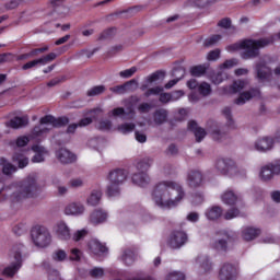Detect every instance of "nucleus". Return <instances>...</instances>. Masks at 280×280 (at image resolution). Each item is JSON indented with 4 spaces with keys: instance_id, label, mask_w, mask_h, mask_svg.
Here are the masks:
<instances>
[{
    "instance_id": "f257e3e1",
    "label": "nucleus",
    "mask_w": 280,
    "mask_h": 280,
    "mask_svg": "<svg viewBox=\"0 0 280 280\" xmlns=\"http://www.w3.org/2000/svg\"><path fill=\"white\" fill-rule=\"evenodd\" d=\"M183 184L174 180H162L154 185L151 192L152 201L160 209H176L185 200Z\"/></svg>"
},
{
    "instance_id": "f03ea898",
    "label": "nucleus",
    "mask_w": 280,
    "mask_h": 280,
    "mask_svg": "<svg viewBox=\"0 0 280 280\" xmlns=\"http://www.w3.org/2000/svg\"><path fill=\"white\" fill-rule=\"evenodd\" d=\"M11 189L10 198L12 202H25V200L38 196L40 185H38V178L35 175H28L26 178L13 183Z\"/></svg>"
},
{
    "instance_id": "7ed1b4c3",
    "label": "nucleus",
    "mask_w": 280,
    "mask_h": 280,
    "mask_svg": "<svg viewBox=\"0 0 280 280\" xmlns=\"http://www.w3.org/2000/svg\"><path fill=\"white\" fill-rule=\"evenodd\" d=\"M273 40L275 37H264L260 39H243L238 43L226 46L225 49L230 54L243 49V52L241 55L243 60H250L253 58H257V56H259V50L264 49V47L272 45Z\"/></svg>"
},
{
    "instance_id": "20e7f679",
    "label": "nucleus",
    "mask_w": 280,
    "mask_h": 280,
    "mask_svg": "<svg viewBox=\"0 0 280 280\" xmlns=\"http://www.w3.org/2000/svg\"><path fill=\"white\" fill-rule=\"evenodd\" d=\"M126 178H128V173L125 170L116 168L108 173L107 180V196L110 198H115L121 194V185L126 183Z\"/></svg>"
},
{
    "instance_id": "39448f33",
    "label": "nucleus",
    "mask_w": 280,
    "mask_h": 280,
    "mask_svg": "<svg viewBox=\"0 0 280 280\" xmlns=\"http://www.w3.org/2000/svg\"><path fill=\"white\" fill-rule=\"evenodd\" d=\"M31 237L37 248H47L51 244V232L45 225H35L31 230Z\"/></svg>"
},
{
    "instance_id": "423d86ee",
    "label": "nucleus",
    "mask_w": 280,
    "mask_h": 280,
    "mask_svg": "<svg viewBox=\"0 0 280 280\" xmlns=\"http://www.w3.org/2000/svg\"><path fill=\"white\" fill-rule=\"evenodd\" d=\"M215 170L224 176H246V170L238 168L232 159H219L215 162Z\"/></svg>"
},
{
    "instance_id": "0eeeda50",
    "label": "nucleus",
    "mask_w": 280,
    "mask_h": 280,
    "mask_svg": "<svg viewBox=\"0 0 280 280\" xmlns=\"http://www.w3.org/2000/svg\"><path fill=\"white\" fill-rule=\"evenodd\" d=\"M229 242H233V232L220 230L211 242V248L217 253H229Z\"/></svg>"
},
{
    "instance_id": "6e6552de",
    "label": "nucleus",
    "mask_w": 280,
    "mask_h": 280,
    "mask_svg": "<svg viewBox=\"0 0 280 280\" xmlns=\"http://www.w3.org/2000/svg\"><path fill=\"white\" fill-rule=\"evenodd\" d=\"M10 257L13 260H11V264L3 269L2 275L12 279L23 267V252H21V248L14 247L10 253Z\"/></svg>"
},
{
    "instance_id": "1a4fd4ad",
    "label": "nucleus",
    "mask_w": 280,
    "mask_h": 280,
    "mask_svg": "<svg viewBox=\"0 0 280 280\" xmlns=\"http://www.w3.org/2000/svg\"><path fill=\"white\" fill-rule=\"evenodd\" d=\"M49 127H43V126H35L28 137L22 136L16 139V145L18 148H25L27 143H30V140L32 139H38L40 137H45L49 132Z\"/></svg>"
},
{
    "instance_id": "9d476101",
    "label": "nucleus",
    "mask_w": 280,
    "mask_h": 280,
    "mask_svg": "<svg viewBox=\"0 0 280 280\" xmlns=\"http://www.w3.org/2000/svg\"><path fill=\"white\" fill-rule=\"evenodd\" d=\"M255 78L258 82H270L272 78V69L264 61H259L255 66Z\"/></svg>"
},
{
    "instance_id": "9b49d317",
    "label": "nucleus",
    "mask_w": 280,
    "mask_h": 280,
    "mask_svg": "<svg viewBox=\"0 0 280 280\" xmlns=\"http://www.w3.org/2000/svg\"><path fill=\"white\" fill-rule=\"evenodd\" d=\"M189 237L184 231H174L168 238V246L173 249L183 248V245L188 242Z\"/></svg>"
},
{
    "instance_id": "f8f14e48",
    "label": "nucleus",
    "mask_w": 280,
    "mask_h": 280,
    "mask_svg": "<svg viewBox=\"0 0 280 280\" xmlns=\"http://www.w3.org/2000/svg\"><path fill=\"white\" fill-rule=\"evenodd\" d=\"M186 185L190 189H198V187H202L205 185V175L200 171H190L186 177Z\"/></svg>"
},
{
    "instance_id": "ddd939ff",
    "label": "nucleus",
    "mask_w": 280,
    "mask_h": 280,
    "mask_svg": "<svg viewBox=\"0 0 280 280\" xmlns=\"http://www.w3.org/2000/svg\"><path fill=\"white\" fill-rule=\"evenodd\" d=\"M237 266L224 262L219 271L220 280H237Z\"/></svg>"
},
{
    "instance_id": "4468645a",
    "label": "nucleus",
    "mask_w": 280,
    "mask_h": 280,
    "mask_svg": "<svg viewBox=\"0 0 280 280\" xmlns=\"http://www.w3.org/2000/svg\"><path fill=\"white\" fill-rule=\"evenodd\" d=\"M55 235L62 242H69L71 238V228L65 221H58L54 226Z\"/></svg>"
},
{
    "instance_id": "2eb2a0df",
    "label": "nucleus",
    "mask_w": 280,
    "mask_h": 280,
    "mask_svg": "<svg viewBox=\"0 0 280 280\" xmlns=\"http://www.w3.org/2000/svg\"><path fill=\"white\" fill-rule=\"evenodd\" d=\"M40 126H52V128H62V126H67L69 124V118L60 117L56 118L51 115H46L39 119Z\"/></svg>"
},
{
    "instance_id": "dca6fc26",
    "label": "nucleus",
    "mask_w": 280,
    "mask_h": 280,
    "mask_svg": "<svg viewBox=\"0 0 280 280\" xmlns=\"http://www.w3.org/2000/svg\"><path fill=\"white\" fill-rule=\"evenodd\" d=\"M88 248L92 255H96V257H102V255L108 254V247L105 244L100 242L97 238H92L88 243Z\"/></svg>"
},
{
    "instance_id": "f3484780",
    "label": "nucleus",
    "mask_w": 280,
    "mask_h": 280,
    "mask_svg": "<svg viewBox=\"0 0 280 280\" xmlns=\"http://www.w3.org/2000/svg\"><path fill=\"white\" fill-rule=\"evenodd\" d=\"M277 139L270 137H262L256 140L254 148L257 152H270L275 148Z\"/></svg>"
},
{
    "instance_id": "a211bd4d",
    "label": "nucleus",
    "mask_w": 280,
    "mask_h": 280,
    "mask_svg": "<svg viewBox=\"0 0 280 280\" xmlns=\"http://www.w3.org/2000/svg\"><path fill=\"white\" fill-rule=\"evenodd\" d=\"M221 200L224 205H228L229 207H235L237 202H242V195L228 189L221 195Z\"/></svg>"
},
{
    "instance_id": "6ab92c4d",
    "label": "nucleus",
    "mask_w": 280,
    "mask_h": 280,
    "mask_svg": "<svg viewBox=\"0 0 280 280\" xmlns=\"http://www.w3.org/2000/svg\"><path fill=\"white\" fill-rule=\"evenodd\" d=\"M106 220H108V212L103 209H95L89 218L90 224H93L94 226H97V224H104Z\"/></svg>"
},
{
    "instance_id": "aec40b11",
    "label": "nucleus",
    "mask_w": 280,
    "mask_h": 280,
    "mask_svg": "<svg viewBox=\"0 0 280 280\" xmlns=\"http://www.w3.org/2000/svg\"><path fill=\"white\" fill-rule=\"evenodd\" d=\"M56 156L58 161H60L63 165H69L71 163H75L77 156L73 152L69 151L68 149H59L56 152Z\"/></svg>"
},
{
    "instance_id": "412c9836",
    "label": "nucleus",
    "mask_w": 280,
    "mask_h": 280,
    "mask_svg": "<svg viewBox=\"0 0 280 280\" xmlns=\"http://www.w3.org/2000/svg\"><path fill=\"white\" fill-rule=\"evenodd\" d=\"M86 207L80 201L71 202L65 209L66 215H84Z\"/></svg>"
},
{
    "instance_id": "4be33fe9",
    "label": "nucleus",
    "mask_w": 280,
    "mask_h": 280,
    "mask_svg": "<svg viewBox=\"0 0 280 280\" xmlns=\"http://www.w3.org/2000/svg\"><path fill=\"white\" fill-rule=\"evenodd\" d=\"M188 130H190V132H194L197 143H200L202 139L207 137V131L202 129V127H199L196 120H190L188 122Z\"/></svg>"
},
{
    "instance_id": "5701e85b",
    "label": "nucleus",
    "mask_w": 280,
    "mask_h": 280,
    "mask_svg": "<svg viewBox=\"0 0 280 280\" xmlns=\"http://www.w3.org/2000/svg\"><path fill=\"white\" fill-rule=\"evenodd\" d=\"M260 93L261 92H259V89H252L250 91L243 92L235 100V104H237V106H244V104L249 102V100H253V97H259Z\"/></svg>"
},
{
    "instance_id": "b1692460",
    "label": "nucleus",
    "mask_w": 280,
    "mask_h": 280,
    "mask_svg": "<svg viewBox=\"0 0 280 280\" xmlns=\"http://www.w3.org/2000/svg\"><path fill=\"white\" fill-rule=\"evenodd\" d=\"M131 180L135 185H138V187H148L151 179L147 172L139 171L132 175Z\"/></svg>"
},
{
    "instance_id": "393cba45",
    "label": "nucleus",
    "mask_w": 280,
    "mask_h": 280,
    "mask_svg": "<svg viewBox=\"0 0 280 280\" xmlns=\"http://www.w3.org/2000/svg\"><path fill=\"white\" fill-rule=\"evenodd\" d=\"M33 152L35 155L33 156V163H44L45 156H47V149L40 144H35L32 147Z\"/></svg>"
},
{
    "instance_id": "a878e982",
    "label": "nucleus",
    "mask_w": 280,
    "mask_h": 280,
    "mask_svg": "<svg viewBox=\"0 0 280 280\" xmlns=\"http://www.w3.org/2000/svg\"><path fill=\"white\" fill-rule=\"evenodd\" d=\"M167 117H170V112L165 108H159L153 113V121L156 126L167 122Z\"/></svg>"
},
{
    "instance_id": "bb28decb",
    "label": "nucleus",
    "mask_w": 280,
    "mask_h": 280,
    "mask_svg": "<svg viewBox=\"0 0 280 280\" xmlns=\"http://www.w3.org/2000/svg\"><path fill=\"white\" fill-rule=\"evenodd\" d=\"M30 124V118L27 116L24 117H14L10 121L5 122V126L8 128H13L14 130H19V128H24V126H27Z\"/></svg>"
},
{
    "instance_id": "cd10ccee",
    "label": "nucleus",
    "mask_w": 280,
    "mask_h": 280,
    "mask_svg": "<svg viewBox=\"0 0 280 280\" xmlns=\"http://www.w3.org/2000/svg\"><path fill=\"white\" fill-rule=\"evenodd\" d=\"M152 165H154V159L151 156H145L137 161L136 168L138 170V172L147 173L148 170L152 167Z\"/></svg>"
},
{
    "instance_id": "c85d7f7f",
    "label": "nucleus",
    "mask_w": 280,
    "mask_h": 280,
    "mask_svg": "<svg viewBox=\"0 0 280 280\" xmlns=\"http://www.w3.org/2000/svg\"><path fill=\"white\" fill-rule=\"evenodd\" d=\"M260 234H261V230L257 228H245L242 231V237L246 242H253V240L259 237Z\"/></svg>"
},
{
    "instance_id": "c756f323",
    "label": "nucleus",
    "mask_w": 280,
    "mask_h": 280,
    "mask_svg": "<svg viewBox=\"0 0 280 280\" xmlns=\"http://www.w3.org/2000/svg\"><path fill=\"white\" fill-rule=\"evenodd\" d=\"M196 264L199 265V268H202L205 272H209L213 268V262L208 255L201 254L196 258Z\"/></svg>"
},
{
    "instance_id": "7c9ffc66",
    "label": "nucleus",
    "mask_w": 280,
    "mask_h": 280,
    "mask_svg": "<svg viewBox=\"0 0 280 280\" xmlns=\"http://www.w3.org/2000/svg\"><path fill=\"white\" fill-rule=\"evenodd\" d=\"M119 259L122 261V264H125V266H132V264L137 261V256L132 249H125L122 250Z\"/></svg>"
},
{
    "instance_id": "2f4dec72",
    "label": "nucleus",
    "mask_w": 280,
    "mask_h": 280,
    "mask_svg": "<svg viewBox=\"0 0 280 280\" xmlns=\"http://www.w3.org/2000/svg\"><path fill=\"white\" fill-rule=\"evenodd\" d=\"M222 114L224 115L225 119H226V124L223 127L228 132L229 130H236L237 129V125L235 124V120H233L232 116H231V107H225L222 110Z\"/></svg>"
},
{
    "instance_id": "473e14b6",
    "label": "nucleus",
    "mask_w": 280,
    "mask_h": 280,
    "mask_svg": "<svg viewBox=\"0 0 280 280\" xmlns=\"http://www.w3.org/2000/svg\"><path fill=\"white\" fill-rule=\"evenodd\" d=\"M259 178L264 183H268V180H272V178H275V174L272 173V168L270 164H267L260 167Z\"/></svg>"
},
{
    "instance_id": "72a5a7b5",
    "label": "nucleus",
    "mask_w": 280,
    "mask_h": 280,
    "mask_svg": "<svg viewBox=\"0 0 280 280\" xmlns=\"http://www.w3.org/2000/svg\"><path fill=\"white\" fill-rule=\"evenodd\" d=\"M102 202V191L101 190H92L90 196L86 198V205L90 207H97Z\"/></svg>"
},
{
    "instance_id": "f704fd0d",
    "label": "nucleus",
    "mask_w": 280,
    "mask_h": 280,
    "mask_svg": "<svg viewBox=\"0 0 280 280\" xmlns=\"http://www.w3.org/2000/svg\"><path fill=\"white\" fill-rule=\"evenodd\" d=\"M0 165L2 167V174L5 176H12L16 172V166L8 162L5 158H0Z\"/></svg>"
},
{
    "instance_id": "c9c22d12",
    "label": "nucleus",
    "mask_w": 280,
    "mask_h": 280,
    "mask_svg": "<svg viewBox=\"0 0 280 280\" xmlns=\"http://www.w3.org/2000/svg\"><path fill=\"white\" fill-rule=\"evenodd\" d=\"M226 132L224 127H213L211 129V137L214 141H224L226 139Z\"/></svg>"
},
{
    "instance_id": "e433bc0d",
    "label": "nucleus",
    "mask_w": 280,
    "mask_h": 280,
    "mask_svg": "<svg viewBox=\"0 0 280 280\" xmlns=\"http://www.w3.org/2000/svg\"><path fill=\"white\" fill-rule=\"evenodd\" d=\"M222 215V207L213 206L206 211V218L208 220H218Z\"/></svg>"
},
{
    "instance_id": "4c0bfd02",
    "label": "nucleus",
    "mask_w": 280,
    "mask_h": 280,
    "mask_svg": "<svg viewBox=\"0 0 280 280\" xmlns=\"http://www.w3.org/2000/svg\"><path fill=\"white\" fill-rule=\"evenodd\" d=\"M55 58H57L56 52H49L48 55L34 60H35L36 67L38 66L45 67V65H49V62H54Z\"/></svg>"
},
{
    "instance_id": "58836bf2",
    "label": "nucleus",
    "mask_w": 280,
    "mask_h": 280,
    "mask_svg": "<svg viewBox=\"0 0 280 280\" xmlns=\"http://www.w3.org/2000/svg\"><path fill=\"white\" fill-rule=\"evenodd\" d=\"M176 73H180V77L168 81L164 85V89L170 90V89H173V86H176V84H178V82H180V80H183V77L185 75V70L180 69V68L175 69L174 70V75H176Z\"/></svg>"
},
{
    "instance_id": "ea45409f",
    "label": "nucleus",
    "mask_w": 280,
    "mask_h": 280,
    "mask_svg": "<svg viewBox=\"0 0 280 280\" xmlns=\"http://www.w3.org/2000/svg\"><path fill=\"white\" fill-rule=\"evenodd\" d=\"M135 82V80L128 81L125 84L121 85H116L109 89V91H112V93H116V95H124L125 93H128V86H130V84H132Z\"/></svg>"
},
{
    "instance_id": "a19ab883",
    "label": "nucleus",
    "mask_w": 280,
    "mask_h": 280,
    "mask_svg": "<svg viewBox=\"0 0 280 280\" xmlns=\"http://www.w3.org/2000/svg\"><path fill=\"white\" fill-rule=\"evenodd\" d=\"M110 115L113 117H124V115H135V109L132 107H129L128 113H126V109H124V107H117L110 112Z\"/></svg>"
},
{
    "instance_id": "79ce46f5",
    "label": "nucleus",
    "mask_w": 280,
    "mask_h": 280,
    "mask_svg": "<svg viewBox=\"0 0 280 280\" xmlns=\"http://www.w3.org/2000/svg\"><path fill=\"white\" fill-rule=\"evenodd\" d=\"M161 78H165V72L155 71V72L149 74L145 78V80H147L148 84H154V82H159V80H161Z\"/></svg>"
},
{
    "instance_id": "37998d69",
    "label": "nucleus",
    "mask_w": 280,
    "mask_h": 280,
    "mask_svg": "<svg viewBox=\"0 0 280 280\" xmlns=\"http://www.w3.org/2000/svg\"><path fill=\"white\" fill-rule=\"evenodd\" d=\"M222 40V35H212L205 39L203 47H214L218 43Z\"/></svg>"
},
{
    "instance_id": "c03bdc74",
    "label": "nucleus",
    "mask_w": 280,
    "mask_h": 280,
    "mask_svg": "<svg viewBox=\"0 0 280 280\" xmlns=\"http://www.w3.org/2000/svg\"><path fill=\"white\" fill-rule=\"evenodd\" d=\"M104 91H106V86H104V85H96V86L91 88L86 92V95H88V97H95L97 95H102V93H104Z\"/></svg>"
},
{
    "instance_id": "a18cd8bd",
    "label": "nucleus",
    "mask_w": 280,
    "mask_h": 280,
    "mask_svg": "<svg viewBox=\"0 0 280 280\" xmlns=\"http://www.w3.org/2000/svg\"><path fill=\"white\" fill-rule=\"evenodd\" d=\"M104 139L103 138H94L89 140V145L90 148H92L93 150H102V148H104Z\"/></svg>"
},
{
    "instance_id": "49530a36",
    "label": "nucleus",
    "mask_w": 280,
    "mask_h": 280,
    "mask_svg": "<svg viewBox=\"0 0 280 280\" xmlns=\"http://www.w3.org/2000/svg\"><path fill=\"white\" fill-rule=\"evenodd\" d=\"M246 81H234L233 84L230 86V92L231 93H240V91H244V88L246 86Z\"/></svg>"
},
{
    "instance_id": "de8ad7c7",
    "label": "nucleus",
    "mask_w": 280,
    "mask_h": 280,
    "mask_svg": "<svg viewBox=\"0 0 280 280\" xmlns=\"http://www.w3.org/2000/svg\"><path fill=\"white\" fill-rule=\"evenodd\" d=\"M137 128L135 122H125L120 126H118V130L121 132V135H128L132 132Z\"/></svg>"
},
{
    "instance_id": "09e8293b",
    "label": "nucleus",
    "mask_w": 280,
    "mask_h": 280,
    "mask_svg": "<svg viewBox=\"0 0 280 280\" xmlns=\"http://www.w3.org/2000/svg\"><path fill=\"white\" fill-rule=\"evenodd\" d=\"M104 273L105 271L102 267H94L89 271V275L92 279H102V277H104Z\"/></svg>"
},
{
    "instance_id": "8fccbe9b",
    "label": "nucleus",
    "mask_w": 280,
    "mask_h": 280,
    "mask_svg": "<svg viewBox=\"0 0 280 280\" xmlns=\"http://www.w3.org/2000/svg\"><path fill=\"white\" fill-rule=\"evenodd\" d=\"M198 92L200 93V95H202V97H207V95H211V84L207 82H202L198 86Z\"/></svg>"
},
{
    "instance_id": "3c124183",
    "label": "nucleus",
    "mask_w": 280,
    "mask_h": 280,
    "mask_svg": "<svg viewBox=\"0 0 280 280\" xmlns=\"http://www.w3.org/2000/svg\"><path fill=\"white\" fill-rule=\"evenodd\" d=\"M86 235H89V230L86 229L78 230L77 232L73 233L72 240L73 242H82V240H84Z\"/></svg>"
},
{
    "instance_id": "603ef678",
    "label": "nucleus",
    "mask_w": 280,
    "mask_h": 280,
    "mask_svg": "<svg viewBox=\"0 0 280 280\" xmlns=\"http://www.w3.org/2000/svg\"><path fill=\"white\" fill-rule=\"evenodd\" d=\"M228 75L225 72L220 71L211 77L213 84H222L226 80Z\"/></svg>"
},
{
    "instance_id": "864d4df0",
    "label": "nucleus",
    "mask_w": 280,
    "mask_h": 280,
    "mask_svg": "<svg viewBox=\"0 0 280 280\" xmlns=\"http://www.w3.org/2000/svg\"><path fill=\"white\" fill-rule=\"evenodd\" d=\"M223 218H224V220H233L234 218H240V209L232 208V209L228 210L223 214Z\"/></svg>"
},
{
    "instance_id": "5fc2aeb1",
    "label": "nucleus",
    "mask_w": 280,
    "mask_h": 280,
    "mask_svg": "<svg viewBox=\"0 0 280 280\" xmlns=\"http://www.w3.org/2000/svg\"><path fill=\"white\" fill-rule=\"evenodd\" d=\"M115 34H117V30H115V28L105 30L103 33H101L100 40H108V39L113 38V36H115Z\"/></svg>"
},
{
    "instance_id": "6e6d98bb",
    "label": "nucleus",
    "mask_w": 280,
    "mask_h": 280,
    "mask_svg": "<svg viewBox=\"0 0 280 280\" xmlns=\"http://www.w3.org/2000/svg\"><path fill=\"white\" fill-rule=\"evenodd\" d=\"M54 261H65L67 259V252L57 249L52 253Z\"/></svg>"
},
{
    "instance_id": "4d7b16f0",
    "label": "nucleus",
    "mask_w": 280,
    "mask_h": 280,
    "mask_svg": "<svg viewBox=\"0 0 280 280\" xmlns=\"http://www.w3.org/2000/svg\"><path fill=\"white\" fill-rule=\"evenodd\" d=\"M13 161H18V165H19L20 170H23V168L27 167V165H30V159L19 158L18 154L13 155Z\"/></svg>"
},
{
    "instance_id": "13d9d810",
    "label": "nucleus",
    "mask_w": 280,
    "mask_h": 280,
    "mask_svg": "<svg viewBox=\"0 0 280 280\" xmlns=\"http://www.w3.org/2000/svg\"><path fill=\"white\" fill-rule=\"evenodd\" d=\"M165 280H185V275L180 271H172L165 277Z\"/></svg>"
},
{
    "instance_id": "bf43d9fd",
    "label": "nucleus",
    "mask_w": 280,
    "mask_h": 280,
    "mask_svg": "<svg viewBox=\"0 0 280 280\" xmlns=\"http://www.w3.org/2000/svg\"><path fill=\"white\" fill-rule=\"evenodd\" d=\"M161 93H163V88L161 86L151 88L144 92V97H151V95H161Z\"/></svg>"
},
{
    "instance_id": "052dcab7",
    "label": "nucleus",
    "mask_w": 280,
    "mask_h": 280,
    "mask_svg": "<svg viewBox=\"0 0 280 280\" xmlns=\"http://www.w3.org/2000/svg\"><path fill=\"white\" fill-rule=\"evenodd\" d=\"M207 71V68L203 66H196L191 68V75H195L196 78H200V75H205Z\"/></svg>"
},
{
    "instance_id": "680f3d73",
    "label": "nucleus",
    "mask_w": 280,
    "mask_h": 280,
    "mask_svg": "<svg viewBox=\"0 0 280 280\" xmlns=\"http://www.w3.org/2000/svg\"><path fill=\"white\" fill-rule=\"evenodd\" d=\"M220 54H221L220 48H215L214 50H211L210 52H208L207 59L209 61L219 60L220 59Z\"/></svg>"
},
{
    "instance_id": "e2e57ef3",
    "label": "nucleus",
    "mask_w": 280,
    "mask_h": 280,
    "mask_svg": "<svg viewBox=\"0 0 280 280\" xmlns=\"http://www.w3.org/2000/svg\"><path fill=\"white\" fill-rule=\"evenodd\" d=\"M80 259H82V252L78 248L71 249L70 260L80 261Z\"/></svg>"
},
{
    "instance_id": "0e129e2a",
    "label": "nucleus",
    "mask_w": 280,
    "mask_h": 280,
    "mask_svg": "<svg viewBox=\"0 0 280 280\" xmlns=\"http://www.w3.org/2000/svg\"><path fill=\"white\" fill-rule=\"evenodd\" d=\"M273 176H280V160L269 163Z\"/></svg>"
},
{
    "instance_id": "69168bd1",
    "label": "nucleus",
    "mask_w": 280,
    "mask_h": 280,
    "mask_svg": "<svg viewBox=\"0 0 280 280\" xmlns=\"http://www.w3.org/2000/svg\"><path fill=\"white\" fill-rule=\"evenodd\" d=\"M137 71V67H131L130 69L119 72L120 78H132Z\"/></svg>"
},
{
    "instance_id": "338daca9",
    "label": "nucleus",
    "mask_w": 280,
    "mask_h": 280,
    "mask_svg": "<svg viewBox=\"0 0 280 280\" xmlns=\"http://www.w3.org/2000/svg\"><path fill=\"white\" fill-rule=\"evenodd\" d=\"M167 156L178 155V147L176 144H170L166 149Z\"/></svg>"
},
{
    "instance_id": "774afa93",
    "label": "nucleus",
    "mask_w": 280,
    "mask_h": 280,
    "mask_svg": "<svg viewBox=\"0 0 280 280\" xmlns=\"http://www.w3.org/2000/svg\"><path fill=\"white\" fill-rule=\"evenodd\" d=\"M48 280H62V278H60V272L56 269H51L48 272Z\"/></svg>"
}]
</instances>
